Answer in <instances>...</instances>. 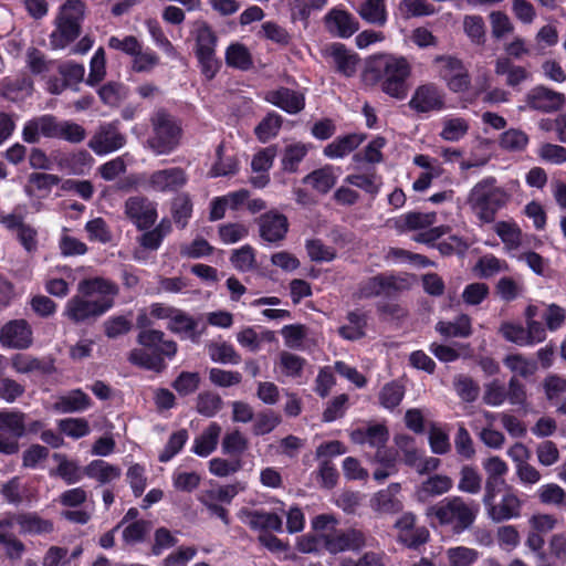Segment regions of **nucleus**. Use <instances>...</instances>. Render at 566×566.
<instances>
[{"label": "nucleus", "instance_id": "nucleus-1", "mask_svg": "<svg viewBox=\"0 0 566 566\" xmlns=\"http://www.w3.org/2000/svg\"><path fill=\"white\" fill-rule=\"evenodd\" d=\"M117 293L116 284L107 279L82 280L77 293L66 302L63 316L75 324L99 317L112 308Z\"/></svg>", "mask_w": 566, "mask_h": 566}, {"label": "nucleus", "instance_id": "nucleus-2", "mask_svg": "<svg viewBox=\"0 0 566 566\" xmlns=\"http://www.w3.org/2000/svg\"><path fill=\"white\" fill-rule=\"evenodd\" d=\"M411 74L409 62L402 56L379 54L368 57L361 71V82L373 86L380 84L387 95L403 99L408 94L407 78Z\"/></svg>", "mask_w": 566, "mask_h": 566}, {"label": "nucleus", "instance_id": "nucleus-3", "mask_svg": "<svg viewBox=\"0 0 566 566\" xmlns=\"http://www.w3.org/2000/svg\"><path fill=\"white\" fill-rule=\"evenodd\" d=\"M479 512L480 506L474 500L452 495L429 505L424 514L427 518L436 520L440 526L460 534L473 526Z\"/></svg>", "mask_w": 566, "mask_h": 566}, {"label": "nucleus", "instance_id": "nucleus-4", "mask_svg": "<svg viewBox=\"0 0 566 566\" xmlns=\"http://www.w3.org/2000/svg\"><path fill=\"white\" fill-rule=\"evenodd\" d=\"M142 348L129 354V361L136 366L159 371L165 367L164 358L171 359L177 353V344L166 339L165 334L157 329H143L137 338Z\"/></svg>", "mask_w": 566, "mask_h": 566}, {"label": "nucleus", "instance_id": "nucleus-5", "mask_svg": "<svg viewBox=\"0 0 566 566\" xmlns=\"http://www.w3.org/2000/svg\"><path fill=\"white\" fill-rule=\"evenodd\" d=\"M494 177H486L476 182L469 192L467 203L482 222H493L496 212L509 201V192L499 187Z\"/></svg>", "mask_w": 566, "mask_h": 566}, {"label": "nucleus", "instance_id": "nucleus-6", "mask_svg": "<svg viewBox=\"0 0 566 566\" xmlns=\"http://www.w3.org/2000/svg\"><path fill=\"white\" fill-rule=\"evenodd\" d=\"M85 4L81 0L65 1L55 18V28L50 34V45L54 50L65 49L81 31Z\"/></svg>", "mask_w": 566, "mask_h": 566}, {"label": "nucleus", "instance_id": "nucleus-7", "mask_svg": "<svg viewBox=\"0 0 566 566\" xmlns=\"http://www.w3.org/2000/svg\"><path fill=\"white\" fill-rule=\"evenodd\" d=\"M151 135L147 140V146L156 155H168L179 145L181 138V127L179 123L163 109L153 114Z\"/></svg>", "mask_w": 566, "mask_h": 566}, {"label": "nucleus", "instance_id": "nucleus-8", "mask_svg": "<svg viewBox=\"0 0 566 566\" xmlns=\"http://www.w3.org/2000/svg\"><path fill=\"white\" fill-rule=\"evenodd\" d=\"M217 36L205 22H200L196 29V56L201 72L207 80L214 77L219 70V61L216 57Z\"/></svg>", "mask_w": 566, "mask_h": 566}, {"label": "nucleus", "instance_id": "nucleus-9", "mask_svg": "<svg viewBox=\"0 0 566 566\" xmlns=\"http://www.w3.org/2000/svg\"><path fill=\"white\" fill-rule=\"evenodd\" d=\"M565 102L566 98L563 93L544 85L531 88L524 96L525 108L545 114L559 111Z\"/></svg>", "mask_w": 566, "mask_h": 566}, {"label": "nucleus", "instance_id": "nucleus-10", "mask_svg": "<svg viewBox=\"0 0 566 566\" xmlns=\"http://www.w3.org/2000/svg\"><path fill=\"white\" fill-rule=\"evenodd\" d=\"M126 137L118 129L116 122L102 124L88 142V147L97 155L105 156L120 149Z\"/></svg>", "mask_w": 566, "mask_h": 566}, {"label": "nucleus", "instance_id": "nucleus-11", "mask_svg": "<svg viewBox=\"0 0 566 566\" xmlns=\"http://www.w3.org/2000/svg\"><path fill=\"white\" fill-rule=\"evenodd\" d=\"M444 98L446 95L438 85L426 83L416 88L409 106L419 113L437 112L444 108Z\"/></svg>", "mask_w": 566, "mask_h": 566}, {"label": "nucleus", "instance_id": "nucleus-12", "mask_svg": "<svg viewBox=\"0 0 566 566\" xmlns=\"http://www.w3.org/2000/svg\"><path fill=\"white\" fill-rule=\"evenodd\" d=\"M125 214L138 229H148L157 219V208L147 198L129 197L125 201Z\"/></svg>", "mask_w": 566, "mask_h": 566}, {"label": "nucleus", "instance_id": "nucleus-13", "mask_svg": "<svg viewBox=\"0 0 566 566\" xmlns=\"http://www.w3.org/2000/svg\"><path fill=\"white\" fill-rule=\"evenodd\" d=\"M259 232L263 241L268 243L281 242L289 231V220L276 210L263 213L259 220Z\"/></svg>", "mask_w": 566, "mask_h": 566}, {"label": "nucleus", "instance_id": "nucleus-14", "mask_svg": "<svg viewBox=\"0 0 566 566\" xmlns=\"http://www.w3.org/2000/svg\"><path fill=\"white\" fill-rule=\"evenodd\" d=\"M2 347L25 349L32 344V329L24 319H13L7 323L0 331Z\"/></svg>", "mask_w": 566, "mask_h": 566}, {"label": "nucleus", "instance_id": "nucleus-15", "mask_svg": "<svg viewBox=\"0 0 566 566\" xmlns=\"http://www.w3.org/2000/svg\"><path fill=\"white\" fill-rule=\"evenodd\" d=\"M187 176L182 168L171 167L154 171L148 177V187L158 192H174L182 188Z\"/></svg>", "mask_w": 566, "mask_h": 566}, {"label": "nucleus", "instance_id": "nucleus-16", "mask_svg": "<svg viewBox=\"0 0 566 566\" xmlns=\"http://www.w3.org/2000/svg\"><path fill=\"white\" fill-rule=\"evenodd\" d=\"M53 161L61 171L67 175L82 176L90 171L94 159L88 151L78 150L74 153H56L53 155Z\"/></svg>", "mask_w": 566, "mask_h": 566}, {"label": "nucleus", "instance_id": "nucleus-17", "mask_svg": "<svg viewBox=\"0 0 566 566\" xmlns=\"http://www.w3.org/2000/svg\"><path fill=\"white\" fill-rule=\"evenodd\" d=\"M44 138L57 137V119L53 115H41L28 120L22 129L24 142L34 144Z\"/></svg>", "mask_w": 566, "mask_h": 566}, {"label": "nucleus", "instance_id": "nucleus-18", "mask_svg": "<svg viewBox=\"0 0 566 566\" xmlns=\"http://www.w3.org/2000/svg\"><path fill=\"white\" fill-rule=\"evenodd\" d=\"M522 501L517 494L507 488L499 502L486 510L488 516L496 523L516 518L521 515Z\"/></svg>", "mask_w": 566, "mask_h": 566}, {"label": "nucleus", "instance_id": "nucleus-19", "mask_svg": "<svg viewBox=\"0 0 566 566\" xmlns=\"http://www.w3.org/2000/svg\"><path fill=\"white\" fill-rule=\"evenodd\" d=\"M1 494L12 505H32L38 501V491L31 484L23 483L20 478L14 476L2 485Z\"/></svg>", "mask_w": 566, "mask_h": 566}, {"label": "nucleus", "instance_id": "nucleus-20", "mask_svg": "<svg viewBox=\"0 0 566 566\" xmlns=\"http://www.w3.org/2000/svg\"><path fill=\"white\" fill-rule=\"evenodd\" d=\"M238 516L242 523L253 530H271L277 532L282 530V518L276 513L263 510L242 509Z\"/></svg>", "mask_w": 566, "mask_h": 566}, {"label": "nucleus", "instance_id": "nucleus-21", "mask_svg": "<svg viewBox=\"0 0 566 566\" xmlns=\"http://www.w3.org/2000/svg\"><path fill=\"white\" fill-rule=\"evenodd\" d=\"M453 488V481L444 474H434L424 480L415 492L418 502L426 503L431 497L448 493Z\"/></svg>", "mask_w": 566, "mask_h": 566}, {"label": "nucleus", "instance_id": "nucleus-22", "mask_svg": "<svg viewBox=\"0 0 566 566\" xmlns=\"http://www.w3.org/2000/svg\"><path fill=\"white\" fill-rule=\"evenodd\" d=\"M265 99L289 114L301 112L305 105L303 94L285 87L268 92Z\"/></svg>", "mask_w": 566, "mask_h": 566}, {"label": "nucleus", "instance_id": "nucleus-23", "mask_svg": "<svg viewBox=\"0 0 566 566\" xmlns=\"http://www.w3.org/2000/svg\"><path fill=\"white\" fill-rule=\"evenodd\" d=\"M15 524L22 535H44L53 531V523L34 512L15 514Z\"/></svg>", "mask_w": 566, "mask_h": 566}, {"label": "nucleus", "instance_id": "nucleus-24", "mask_svg": "<svg viewBox=\"0 0 566 566\" xmlns=\"http://www.w3.org/2000/svg\"><path fill=\"white\" fill-rule=\"evenodd\" d=\"M90 403V397L81 389H75L59 396L53 403V410L60 413L80 412L86 410Z\"/></svg>", "mask_w": 566, "mask_h": 566}, {"label": "nucleus", "instance_id": "nucleus-25", "mask_svg": "<svg viewBox=\"0 0 566 566\" xmlns=\"http://www.w3.org/2000/svg\"><path fill=\"white\" fill-rule=\"evenodd\" d=\"M199 322L186 312L176 310L171 319L167 324V328L180 335L184 338L197 339L199 337L198 332Z\"/></svg>", "mask_w": 566, "mask_h": 566}, {"label": "nucleus", "instance_id": "nucleus-26", "mask_svg": "<svg viewBox=\"0 0 566 566\" xmlns=\"http://www.w3.org/2000/svg\"><path fill=\"white\" fill-rule=\"evenodd\" d=\"M221 427L217 422L210 423L201 434L196 437L191 451L202 458L210 455L217 448Z\"/></svg>", "mask_w": 566, "mask_h": 566}, {"label": "nucleus", "instance_id": "nucleus-27", "mask_svg": "<svg viewBox=\"0 0 566 566\" xmlns=\"http://www.w3.org/2000/svg\"><path fill=\"white\" fill-rule=\"evenodd\" d=\"M400 484L391 483L386 490L379 491L371 500V506L380 513H397L402 510V503L397 497Z\"/></svg>", "mask_w": 566, "mask_h": 566}, {"label": "nucleus", "instance_id": "nucleus-28", "mask_svg": "<svg viewBox=\"0 0 566 566\" xmlns=\"http://www.w3.org/2000/svg\"><path fill=\"white\" fill-rule=\"evenodd\" d=\"M326 28L339 38H349L354 33L350 14L339 8L332 9L325 17Z\"/></svg>", "mask_w": 566, "mask_h": 566}, {"label": "nucleus", "instance_id": "nucleus-29", "mask_svg": "<svg viewBox=\"0 0 566 566\" xmlns=\"http://www.w3.org/2000/svg\"><path fill=\"white\" fill-rule=\"evenodd\" d=\"M388 437L389 432L384 423H367L356 429V443H368L377 449L386 444Z\"/></svg>", "mask_w": 566, "mask_h": 566}, {"label": "nucleus", "instance_id": "nucleus-30", "mask_svg": "<svg viewBox=\"0 0 566 566\" xmlns=\"http://www.w3.org/2000/svg\"><path fill=\"white\" fill-rule=\"evenodd\" d=\"M493 229L507 251L517 250L522 245L523 233L516 222L497 221Z\"/></svg>", "mask_w": 566, "mask_h": 566}, {"label": "nucleus", "instance_id": "nucleus-31", "mask_svg": "<svg viewBox=\"0 0 566 566\" xmlns=\"http://www.w3.org/2000/svg\"><path fill=\"white\" fill-rule=\"evenodd\" d=\"M436 331L444 337H469L472 334L471 318L467 314H461L453 322L440 321L436 325Z\"/></svg>", "mask_w": 566, "mask_h": 566}, {"label": "nucleus", "instance_id": "nucleus-32", "mask_svg": "<svg viewBox=\"0 0 566 566\" xmlns=\"http://www.w3.org/2000/svg\"><path fill=\"white\" fill-rule=\"evenodd\" d=\"M0 431L9 433L15 440L25 433V416L20 411H0Z\"/></svg>", "mask_w": 566, "mask_h": 566}, {"label": "nucleus", "instance_id": "nucleus-33", "mask_svg": "<svg viewBox=\"0 0 566 566\" xmlns=\"http://www.w3.org/2000/svg\"><path fill=\"white\" fill-rule=\"evenodd\" d=\"M88 478L97 480L101 484L109 483L120 476V469L103 460L92 461L84 470Z\"/></svg>", "mask_w": 566, "mask_h": 566}, {"label": "nucleus", "instance_id": "nucleus-34", "mask_svg": "<svg viewBox=\"0 0 566 566\" xmlns=\"http://www.w3.org/2000/svg\"><path fill=\"white\" fill-rule=\"evenodd\" d=\"M439 136L446 142H459L470 129L469 120L463 117H446L442 119Z\"/></svg>", "mask_w": 566, "mask_h": 566}, {"label": "nucleus", "instance_id": "nucleus-35", "mask_svg": "<svg viewBox=\"0 0 566 566\" xmlns=\"http://www.w3.org/2000/svg\"><path fill=\"white\" fill-rule=\"evenodd\" d=\"M32 87V82L27 77L3 78L0 82L1 95L10 101L31 95Z\"/></svg>", "mask_w": 566, "mask_h": 566}, {"label": "nucleus", "instance_id": "nucleus-36", "mask_svg": "<svg viewBox=\"0 0 566 566\" xmlns=\"http://www.w3.org/2000/svg\"><path fill=\"white\" fill-rule=\"evenodd\" d=\"M325 53L331 56L338 70L346 76L354 73L353 55L346 50L342 43H332L325 48Z\"/></svg>", "mask_w": 566, "mask_h": 566}, {"label": "nucleus", "instance_id": "nucleus-37", "mask_svg": "<svg viewBox=\"0 0 566 566\" xmlns=\"http://www.w3.org/2000/svg\"><path fill=\"white\" fill-rule=\"evenodd\" d=\"M359 15L368 23L384 25L387 20L385 0H364L359 7Z\"/></svg>", "mask_w": 566, "mask_h": 566}, {"label": "nucleus", "instance_id": "nucleus-38", "mask_svg": "<svg viewBox=\"0 0 566 566\" xmlns=\"http://www.w3.org/2000/svg\"><path fill=\"white\" fill-rule=\"evenodd\" d=\"M81 547H75L71 553L67 548L61 546H51L44 554L42 566H66L72 559L82 554Z\"/></svg>", "mask_w": 566, "mask_h": 566}, {"label": "nucleus", "instance_id": "nucleus-39", "mask_svg": "<svg viewBox=\"0 0 566 566\" xmlns=\"http://www.w3.org/2000/svg\"><path fill=\"white\" fill-rule=\"evenodd\" d=\"M53 459L57 462L55 474L67 484H75L82 480L83 472L75 461L69 460L61 453H54Z\"/></svg>", "mask_w": 566, "mask_h": 566}, {"label": "nucleus", "instance_id": "nucleus-40", "mask_svg": "<svg viewBox=\"0 0 566 566\" xmlns=\"http://www.w3.org/2000/svg\"><path fill=\"white\" fill-rule=\"evenodd\" d=\"M538 501L544 505H551L556 507L566 506V492L556 483L543 484L536 492Z\"/></svg>", "mask_w": 566, "mask_h": 566}, {"label": "nucleus", "instance_id": "nucleus-41", "mask_svg": "<svg viewBox=\"0 0 566 566\" xmlns=\"http://www.w3.org/2000/svg\"><path fill=\"white\" fill-rule=\"evenodd\" d=\"M398 10L403 19L432 15L436 8L427 0H401Z\"/></svg>", "mask_w": 566, "mask_h": 566}, {"label": "nucleus", "instance_id": "nucleus-42", "mask_svg": "<svg viewBox=\"0 0 566 566\" xmlns=\"http://www.w3.org/2000/svg\"><path fill=\"white\" fill-rule=\"evenodd\" d=\"M530 138L525 132L518 128H510L501 134L499 145L509 151H524Z\"/></svg>", "mask_w": 566, "mask_h": 566}, {"label": "nucleus", "instance_id": "nucleus-43", "mask_svg": "<svg viewBox=\"0 0 566 566\" xmlns=\"http://www.w3.org/2000/svg\"><path fill=\"white\" fill-rule=\"evenodd\" d=\"M308 151V146L303 143H293L284 148L282 155V168L285 171L294 172L297 170L300 163L304 159Z\"/></svg>", "mask_w": 566, "mask_h": 566}, {"label": "nucleus", "instance_id": "nucleus-44", "mask_svg": "<svg viewBox=\"0 0 566 566\" xmlns=\"http://www.w3.org/2000/svg\"><path fill=\"white\" fill-rule=\"evenodd\" d=\"M305 360L302 357L289 352H282L275 368L281 375L295 378L301 376Z\"/></svg>", "mask_w": 566, "mask_h": 566}, {"label": "nucleus", "instance_id": "nucleus-45", "mask_svg": "<svg viewBox=\"0 0 566 566\" xmlns=\"http://www.w3.org/2000/svg\"><path fill=\"white\" fill-rule=\"evenodd\" d=\"M503 363L511 371L524 378L534 375L537 370V363L521 354L507 355Z\"/></svg>", "mask_w": 566, "mask_h": 566}, {"label": "nucleus", "instance_id": "nucleus-46", "mask_svg": "<svg viewBox=\"0 0 566 566\" xmlns=\"http://www.w3.org/2000/svg\"><path fill=\"white\" fill-rule=\"evenodd\" d=\"M482 488V478L480 473L470 465H464L460 470L458 490L468 494H478Z\"/></svg>", "mask_w": 566, "mask_h": 566}, {"label": "nucleus", "instance_id": "nucleus-47", "mask_svg": "<svg viewBox=\"0 0 566 566\" xmlns=\"http://www.w3.org/2000/svg\"><path fill=\"white\" fill-rule=\"evenodd\" d=\"M281 125L282 117L276 113H270L255 127L254 133L261 143H266L277 135Z\"/></svg>", "mask_w": 566, "mask_h": 566}, {"label": "nucleus", "instance_id": "nucleus-48", "mask_svg": "<svg viewBox=\"0 0 566 566\" xmlns=\"http://www.w3.org/2000/svg\"><path fill=\"white\" fill-rule=\"evenodd\" d=\"M453 385L458 396L465 402H473L479 397L480 386L469 376L458 375Z\"/></svg>", "mask_w": 566, "mask_h": 566}, {"label": "nucleus", "instance_id": "nucleus-49", "mask_svg": "<svg viewBox=\"0 0 566 566\" xmlns=\"http://www.w3.org/2000/svg\"><path fill=\"white\" fill-rule=\"evenodd\" d=\"M405 396V387L397 381L386 384L380 394V405L386 409H394L401 402Z\"/></svg>", "mask_w": 566, "mask_h": 566}, {"label": "nucleus", "instance_id": "nucleus-50", "mask_svg": "<svg viewBox=\"0 0 566 566\" xmlns=\"http://www.w3.org/2000/svg\"><path fill=\"white\" fill-rule=\"evenodd\" d=\"M446 555L450 566H471L479 557L478 551L465 546L448 548Z\"/></svg>", "mask_w": 566, "mask_h": 566}, {"label": "nucleus", "instance_id": "nucleus-51", "mask_svg": "<svg viewBox=\"0 0 566 566\" xmlns=\"http://www.w3.org/2000/svg\"><path fill=\"white\" fill-rule=\"evenodd\" d=\"M395 443L402 453L405 463L409 467L417 465L421 453L416 447L415 439L408 434H397Z\"/></svg>", "mask_w": 566, "mask_h": 566}, {"label": "nucleus", "instance_id": "nucleus-52", "mask_svg": "<svg viewBox=\"0 0 566 566\" xmlns=\"http://www.w3.org/2000/svg\"><path fill=\"white\" fill-rule=\"evenodd\" d=\"M57 427L63 434L72 439H80L90 433L88 422L83 418L62 419Z\"/></svg>", "mask_w": 566, "mask_h": 566}, {"label": "nucleus", "instance_id": "nucleus-53", "mask_svg": "<svg viewBox=\"0 0 566 566\" xmlns=\"http://www.w3.org/2000/svg\"><path fill=\"white\" fill-rule=\"evenodd\" d=\"M11 366L18 374H34L44 371L41 360L28 354H15L11 358Z\"/></svg>", "mask_w": 566, "mask_h": 566}, {"label": "nucleus", "instance_id": "nucleus-54", "mask_svg": "<svg viewBox=\"0 0 566 566\" xmlns=\"http://www.w3.org/2000/svg\"><path fill=\"white\" fill-rule=\"evenodd\" d=\"M210 358L220 364H238L240 356L234 350L233 346L228 343H214L208 348Z\"/></svg>", "mask_w": 566, "mask_h": 566}, {"label": "nucleus", "instance_id": "nucleus-55", "mask_svg": "<svg viewBox=\"0 0 566 566\" xmlns=\"http://www.w3.org/2000/svg\"><path fill=\"white\" fill-rule=\"evenodd\" d=\"M305 182L312 185L319 192H327L335 184L333 169L325 167L313 171L305 178Z\"/></svg>", "mask_w": 566, "mask_h": 566}, {"label": "nucleus", "instance_id": "nucleus-56", "mask_svg": "<svg viewBox=\"0 0 566 566\" xmlns=\"http://www.w3.org/2000/svg\"><path fill=\"white\" fill-rule=\"evenodd\" d=\"M192 214V202L188 195L178 196L172 202V218L175 223L185 228Z\"/></svg>", "mask_w": 566, "mask_h": 566}, {"label": "nucleus", "instance_id": "nucleus-57", "mask_svg": "<svg viewBox=\"0 0 566 566\" xmlns=\"http://www.w3.org/2000/svg\"><path fill=\"white\" fill-rule=\"evenodd\" d=\"M188 438H189V434L186 429H180V430L174 432L169 437V440H168L165 449L159 454V461L160 462L170 461L176 454H178L181 451V449L186 444Z\"/></svg>", "mask_w": 566, "mask_h": 566}, {"label": "nucleus", "instance_id": "nucleus-58", "mask_svg": "<svg viewBox=\"0 0 566 566\" xmlns=\"http://www.w3.org/2000/svg\"><path fill=\"white\" fill-rule=\"evenodd\" d=\"M86 130L80 124L71 120H57V137L69 143L77 144L85 139Z\"/></svg>", "mask_w": 566, "mask_h": 566}, {"label": "nucleus", "instance_id": "nucleus-59", "mask_svg": "<svg viewBox=\"0 0 566 566\" xmlns=\"http://www.w3.org/2000/svg\"><path fill=\"white\" fill-rule=\"evenodd\" d=\"M85 231L88 239L94 242L106 244L112 240V232L106 221L102 218H95L86 222Z\"/></svg>", "mask_w": 566, "mask_h": 566}, {"label": "nucleus", "instance_id": "nucleus-60", "mask_svg": "<svg viewBox=\"0 0 566 566\" xmlns=\"http://www.w3.org/2000/svg\"><path fill=\"white\" fill-rule=\"evenodd\" d=\"M221 446L224 454L240 455L247 450L248 440L239 430H233L224 434Z\"/></svg>", "mask_w": 566, "mask_h": 566}, {"label": "nucleus", "instance_id": "nucleus-61", "mask_svg": "<svg viewBox=\"0 0 566 566\" xmlns=\"http://www.w3.org/2000/svg\"><path fill=\"white\" fill-rule=\"evenodd\" d=\"M230 260L237 270L248 272L255 265L254 249L251 245H243L232 252Z\"/></svg>", "mask_w": 566, "mask_h": 566}, {"label": "nucleus", "instance_id": "nucleus-62", "mask_svg": "<svg viewBox=\"0 0 566 566\" xmlns=\"http://www.w3.org/2000/svg\"><path fill=\"white\" fill-rule=\"evenodd\" d=\"M227 64L241 70H248L251 65V56L247 48L241 44H231L226 52Z\"/></svg>", "mask_w": 566, "mask_h": 566}, {"label": "nucleus", "instance_id": "nucleus-63", "mask_svg": "<svg viewBox=\"0 0 566 566\" xmlns=\"http://www.w3.org/2000/svg\"><path fill=\"white\" fill-rule=\"evenodd\" d=\"M537 155L541 160L548 164L563 165L566 163V148L557 144H542L537 150Z\"/></svg>", "mask_w": 566, "mask_h": 566}, {"label": "nucleus", "instance_id": "nucleus-64", "mask_svg": "<svg viewBox=\"0 0 566 566\" xmlns=\"http://www.w3.org/2000/svg\"><path fill=\"white\" fill-rule=\"evenodd\" d=\"M197 555L195 546H180L168 554L160 566H188L189 562Z\"/></svg>", "mask_w": 566, "mask_h": 566}]
</instances>
